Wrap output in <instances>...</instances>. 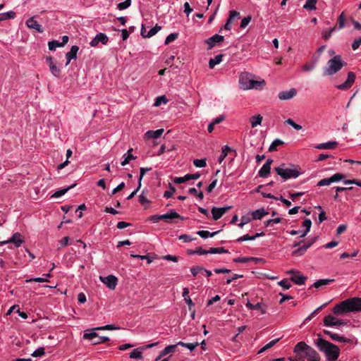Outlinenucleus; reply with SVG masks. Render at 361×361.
<instances>
[{"label":"nucleus","mask_w":361,"mask_h":361,"mask_svg":"<svg viewBox=\"0 0 361 361\" xmlns=\"http://www.w3.org/2000/svg\"><path fill=\"white\" fill-rule=\"evenodd\" d=\"M361 312V298L354 297L336 304L333 312L336 315H343L348 312Z\"/></svg>","instance_id":"1"},{"label":"nucleus","mask_w":361,"mask_h":361,"mask_svg":"<svg viewBox=\"0 0 361 361\" xmlns=\"http://www.w3.org/2000/svg\"><path fill=\"white\" fill-rule=\"evenodd\" d=\"M264 80H256L254 75L247 73H241L239 77V87L243 90H262L265 86Z\"/></svg>","instance_id":"2"},{"label":"nucleus","mask_w":361,"mask_h":361,"mask_svg":"<svg viewBox=\"0 0 361 361\" xmlns=\"http://www.w3.org/2000/svg\"><path fill=\"white\" fill-rule=\"evenodd\" d=\"M275 171L285 180L297 178L303 173L300 166L291 164H281L275 168Z\"/></svg>","instance_id":"3"},{"label":"nucleus","mask_w":361,"mask_h":361,"mask_svg":"<svg viewBox=\"0 0 361 361\" xmlns=\"http://www.w3.org/2000/svg\"><path fill=\"white\" fill-rule=\"evenodd\" d=\"M315 345L320 351L324 352L326 354L328 360H336L339 357V348L329 341H327L322 338H319L315 341Z\"/></svg>","instance_id":"4"},{"label":"nucleus","mask_w":361,"mask_h":361,"mask_svg":"<svg viewBox=\"0 0 361 361\" xmlns=\"http://www.w3.org/2000/svg\"><path fill=\"white\" fill-rule=\"evenodd\" d=\"M345 65L339 55L334 56L329 60L326 66L324 69V75H332L339 71Z\"/></svg>","instance_id":"5"},{"label":"nucleus","mask_w":361,"mask_h":361,"mask_svg":"<svg viewBox=\"0 0 361 361\" xmlns=\"http://www.w3.org/2000/svg\"><path fill=\"white\" fill-rule=\"evenodd\" d=\"M83 338L90 340L92 345L106 343L109 341L107 336H99L96 332L85 333L83 335Z\"/></svg>","instance_id":"6"},{"label":"nucleus","mask_w":361,"mask_h":361,"mask_svg":"<svg viewBox=\"0 0 361 361\" xmlns=\"http://www.w3.org/2000/svg\"><path fill=\"white\" fill-rule=\"evenodd\" d=\"M46 61L51 74L56 78H60L61 74V68L58 66L56 63L54 62L53 58L51 56L47 57Z\"/></svg>","instance_id":"7"},{"label":"nucleus","mask_w":361,"mask_h":361,"mask_svg":"<svg viewBox=\"0 0 361 361\" xmlns=\"http://www.w3.org/2000/svg\"><path fill=\"white\" fill-rule=\"evenodd\" d=\"M37 16H32L29 18L26 22V26L30 28L37 31L39 33H42L44 32V29L42 25L35 20Z\"/></svg>","instance_id":"8"},{"label":"nucleus","mask_w":361,"mask_h":361,"mask_svg":"<svg viewBox=\"0 0 361 361\" xmlns=\"http://www.w3.org/2000/svg\"><path fill=\"white\" fill-rule=\"evenodd\" d=\"M355 80V75L353 72L348 73L347 80L342 84L338 85L336 87L341 90H346L352 87Z\"/></svg>","instance_id":"9"},{"label":"nucleus","mask_w":361,"mask_h":361,"mask_svg":"<svg viewBox=\"0 0 361 361\" xmlns=\"http://www.w3.org/2000/svg\"><path fill=\"white\" fill-rule=\"evenodd\" d=\"M100 279L111 290L115 289L118 282L117 278L114 275H109L106 277L100 276Z\"/></svg>","instance_id":"10"},{"label":"nucleus","mask_w":361,"mask_h":361,"mask_svg":"<svg viewBox=\"0 0 361 361\" xmlns=\"http://www.w3.org/2000/svg\"><path fill=\"white\" fill-rule=\"evenodd\" d=\"M23 243V240L21 239V234L20 233H15L12 237L8 240L1 241L0 245H4L7 243H13L16 247H18Z\"/></svg>","instance_id":"11"},{"label":"nucleus","mask_w":361,"mask_h":361,"mask_svg":"<svg viewBox=\"0 0 361 361\" xmlns=\"http://www.w3.org/2000/svg\"><path fill=\"white\" fill-rule=\"evenodd\" d=\"M108 37L104 33L97 34L90 42L91 47H96L99 42L103 44H106L108 42Z\"/></svg>","instance_id":"12"},{"label":"nucleus","mask_w":361,"mask_h":361,"mask_svg":"<svg viewBox=\"0 0 361 361\" xmlns=\"http://www.w3.org/2000/svg\"><path fill=\"white\" fill-rule=\"evenodd\" d=\"M297 94V90L295 88H291L288 90L281 91L279 93V99L281 100H289L293 99Z\"/></svg>","instance_id":"13"},{"label":"nucleus","mask_w":361,"mask_h":361,"mask_svg":"<svg viewBox=\"0 0 361 361\" xmlns=\"http://www.w3.org/2000/svg\"><path fill=\"white\" fill-rule=\"evenodd\" d=\"M224 39V36L219 35H214L212 37L205 40V43L209 45L208 49H212L216 44L222 42Z\"/></svg>","instance_id":"14"},{"label":"nucleus","mask_w":361,"mask_h":361,"mask_svg":"<svg viewBox=\"0 0 361 361\" xmlns=\"http://www.w3.org/2000/svg\"><path fill=\"white\" fill-rule=\"evenodd\" d=\"M231 207H214L212 209V217L214 220L219 219L226 212H228Z\"/></svg>","instance_id":"15"},{"label":"nucleus","mask_w":361,"mask_h":361,"mask_svg":"<svg viewBox=\"0 0 361 361\" xmlns=\"http://www.w3.org/2000/svg\"><path fill=\"white\" fill-rule=\"evenodd\" d=\"M308 361H319L320 356L318 353L311 346L307 348L306 352L303 355Z\"/></svg>","instance_id":"16"},{"label":"nucleus","mask_w":361,"mask_h":361,"mask_svg":"<svg viewBox=\"0 0 361 361\" xmlns=\"http://www.w3.org/2000/svg\"><path fill=\"white\" fill-rule=\"evenodd\" d=\"M161 219L167 223H171L175 219H180L183 220V217L180 216L176 211L171 210L169 213L161 214Z\"/></svg>","instance_id":"17"},{"label":"nucleus","mask_w":361,"mask_h":361,"mask_svg":"<svg viewBox=\"0 0 361 361\" xmlns=\"http://www.w3.org/2000/svg\"><path fill=\"white\" fill-rule=\"evenodd\" d=\"M240 17V13L236 11H231L229 12V17L224 25V29L230 30L232 27V24L235 20Z\"/></svg>","instance_id":"18"},{"label":"nucleus","mask_w":361,"mask_h":361,"mask_svg":"<svg viewBox=\"0 0 361 361\" xmlns=\"http://www.w3.org/2000/svg\"><path fill=\"white\" fill-rule=\"evenodd\" d=\"M272 159H269L267 160L266 163L262 166V167L259 171V176L262 178H267L268 175L270 173L271 164L272 163Z\"/></svg>","instance_id":"19"},{"label":"nucleus","mask_w":361,"mask_h":361,"mask_svg":"<svg viewBox=\"0 0 361 361\" xmlns=\"http://www.w3.org/2000/svg\"><path fill=\"white\" fill-rule=\"evenodd\" d=\"M164 131L163 128H160L157 130H148L145 133L144 137L147 140L151 138L157 139L161 136Z\"/></svg>","instance_id":"20"},{"label":"nucleus","mask_w":361,"mask_h":361,"mask_svg":"<svg viewBox=\"0 0 361 361\" xmlns=\"http://www.w3.org/2000/svg\"><path fill=\"white\" fill-rule=\"evenodd\" d=\"M314 239H313L310 243L305 244L302 246L299 247L298 249L293 251L292 255L293 256H301L314 243Z\"/></svg>","instance_id":"21"},{"label":"nucleus","mask_w":361,"mask_h":361,"mask_svg":"<svg viewBox=\"0 0 361 361\" xmlns=\"http://www.w3.org/2000/svg\"><path fill=\"white\" fill-rule=\"evenodd\" d=\"M79 50V47L78 46H73L71 49V51H68L66 54V59H67V61H66V66H68L71 61L72 59H75L76 57H77V52Z\"/></svg>","instance_id":"22"},{"label":"nucleus","mask_w":361,"mask_h":361,"mask_svg":"<svg viewBox=\"0 0 361 361\" xmlns=\"http://www.w3.org/2000/svg\"><path fill=\"white\" fill-rule=\"evenodd\" d=\"M338 142L336 141H329L327 142L320 143L315 146L318 149H331L337 147Z\"/></svg>","instance_id":"23"},{"label":"nucleus","mask_w":361,"mask_h":361,"mask_svg":"<svg viewBox=\"0 0 361 361\" xmlns=\"http://www.w3.org/2000/svg\"><path fill=\"white\" fill-rule=\"evenodd\" d=\"M177 345H170L166 346L159 354V355L156 358V361L161 359L162 357L169 354L173 353L176 351Z\"/></svg>","instance_id":"24"},{"label":"nucleus","mask_w":361,"mask_h":361,"mask_svg":"<svg viewBox=\"0 0 361 361\" xmlns=\"http://www.w3.org/2000/svg\"><path fill=\"white\" fill-rule=\"evenodd\" d=\"M201 174L200 173H195L192 174H187L184 177H175L173 180H197L200 178Z\"/></svg>","instance_id":"25"},{"label":"nucleus","mask_w":361,"mask_h":361,"mask_svg":"<svg viewBox=\"0 0 361 361\" xmlns=\"http://www.w3.org/2000/svg\"><path fill=\"white\" fill-rule=\"evenodd\" d=\"M309 348L310 345H307L304 341H300L298 343L297 345L295 346L294 352L298 354L302 353V354L304 355L307 350V348Z\"/></svg>","instance_id":"26"},{"label":"nucleus","mask_w":361,"mask_h":361,"mask_svg":"<svg viewBox=\"0 0 361 361\" xmlns=\"http://www.w3.org/2000/svg\"><path fill=\"white\" fill-rule=\"evenodd\" d=\"M293 282L298 285H302L305 283L307 277L299 274L292 276L290 279Z\"/></svg>","instance_id":"27"},{"label":"nucleus","mask_w":361,"mask_h":361,"mask_svg":"<svg viewBox=\"0 0 361 361\" xmlns=\"http://www.w3.org/2000/svg\"><path fill=\"white\" fill-rule=\"evenodd\" d=\"M133 149H129L127 153L124 154L123 156V160L121 162L122 166H125L129 163L130 160L135 159V157L132 154Z\"/></svg>","instance_id":"28"},{"label":"nucleus","mask_w":361,"mask_h":361,"mask_svg":"<svg viewBox=\"0 0 361 361\" xmlns=\"http://www.w3.org/2000/svg\"><path fill=\"white\" fill-rule=\"evenodd\" d=\"M267 214H268V212H267L264 209L261 208L254 211L252 213V219H261Z\"/></svg>","instance_id":"29"},{"label":"nucleus","mask_w":361,"mask_h":361,"mask_svg":"<svg viewBox=\"0 0 361 361\" xmlns=\"http://www.w3.org/2000/svg\"><path fill=\"white\" fill-rule=\"evenodd\" d=\"M335 280L334 279H319L314 282L312 287L319 288L323 286H327L330 283H333Z\"/></svg>","instance_id":"30"},{"label":"nucleus","mask_w":361,"mask_h":361,"mask_svg":"<svg viewBox=\"0 0 361 361\" xmlns=\"http://www.w3.org/2000/svg\"><path fill=\"white\" fill-rule=\"evenodd\" d=\"M246 307L249 309V310H260L262 314H265L266 313V311L262 307V303L260 302H258L257 303L256 305H253L252 304L249 300H247V303L245 304Z\"/></svg>","instance_id":"31"},{"label":"nucleus","mask_w":361,"mask_h":361,"mask_svg":"<svg viewBox=\"0 0 361 361\" xmlns=\"http://www.w3.org/2000/svg\"><path fill=\"white\" fill-rule=\"evenodd\" d=\"M317 61V60L315 59L314 61L303 64L302 66V71L304 72H310L313 71L316 67Z\"/></svg>","instance_id":"32"},{"label":"nucleus","mask_w":361,"mask_h":361,"mask_svg":"<svg viewBox=\"0 0 361 361\" xmlns=\"http://www.w3.org/2000/svg\"><path fill=\"white\" fill-rule=\"evenodd\" d=\"M317 0H307L303 5V8L307 11H314L317 9Z\"/></svg>","instance_id":"33"},{"label":"nucleus","mask_w":361,"mask_h":361,"mask_svg":"<svg viewBox=\"0 0 361 361\" xmlns=\"http://www.w3.org/2000/svg\"><path fill=\"white\" fill-rule=\"evenodd\" d=\"M16 13L14 11H10L6 13H0V22L6 20L8 19H13L16 18Z\"/></svg>","instance_id":"34"},{"label":"nucleus","mask_w":361,"mask_h":361,"mask_svg":"<svg viewBox=\"0 0 361 361\" xmlns=\"http://www.w3.org/2000/svg\"><path fill=\"white\" fill-rule=\"evenodd\" d=\"M223 55H216L214 59H211L209 61V66L210 68H214V66L222 61Z\"/></svg>","instance_id":"35"},{"label":"nucleus","mask_w":361,"mask_h":361,"mask_svg":"<svg viewBox=\"0 0 361 361\" xmlns=\"http://www.w3.org/2000/svg\"><path fill=\"white\" fill-rule=\"evenodd\" d=\"M76 185V184H73L68 188H63V189H61L56 192H55L52 195H51V197H54V198H58V197H60L61 196L63 195L64 194H66L70 189L74 188L75 186Z\"/></svg>","instance_id":"36"},{"label":"nucleus","mask_w":361,"mask_h":361,"mask_svg":"<svg viewBox=\"0 0 361 361\" xmlns=\"http://www.w3.org/2000/svg\"><path fill=\"white\" fill-rule=\"evenodd\" d=\"M323 322L326 326H334V322H336V317L329 314L324 318Z\"/></svg>","instance_id":"37"},{"label":"nucleus","mask_w":361,"mask_h":361,"mask_svg":"<svg viewBox=\"0 0 361 361\" xmlns=\"http://www.w3.org/2000/svg\"><path fill=\"white\" fill-rule=\"evenodd\" d=\"M219 232H220V231H215V232H213V233H210L208 231L202 230V231H197V234L199 235L202 238H207L208 237H214V235H216Z\"/></svg>","instance_id":"38"},{"label":"nucleus","mask_w":361,"mask_h":361,"mask_svg":"<svg viewBox=\"0 0 361 361\" xmlns=\"http://www.w3.org/2000/svg\"><path fill=\"white\" fill-rule=\"evenodd\" d=\"M229 151H231V148L227 145L224 146L222 148L221 154L219 156V157L218 158V163L219 164H221L223 162V161L224 160V159L226 158V157L228 154V152H229Z\"/></svg>","instance_id":"39"},{"label":"nucleus","mask_w":361,"mask_h":361,"mask_svg":"<svg viewBox=\"0 0 361 361\" xmlns=\"http://www.w3.org/2000/svg\"><path fill=\"white\" fill-rule=\"evenodd\" d=\"M280 338H276V339H274L271 341H270L269 343H267V345H265L262 348H261L258 353L260 354V353H264V351L270 349L271 348H272L275 344H276L279 341H280Z\"/></svg>","instance_id":"40"},{"label":"nucleus","mask_w":361,"mask_h":361,"mask_svg":"<svg viewBox=\"0 0 361 361\" xmlns=\"http://www.w3.org/2000/svg\"><path fill=\"white\" fill-rule=\"evenodd\" d=\"M130 357L131 359H142V353L140 348H136L132 350L130 353Z\"/></svg>","instance_id":"41"},{"label":"nucleus","mask_w":361,"mask_h":361,"mask_svg":"<svg viewBox=\"0 0 361 361\" xmlns=\"http://www.w3.org/2000/svg\"><path fill=\"white\" fill-rule=\"evenodd\" d=\"M262 260L259 258H255V257H238L233 259L234 262H240V263H247L250 261H259Z\"/></svg>","instance_id":"42"},{"label":"nucleus","mask_w":361,"mask_h":361,"mask_svg":"<svg viewBox=\"0 0 361 361\" xmlns=\"http://www.w3.org/2000/svg\"><path fill=\"white\" fill-rule=\"evenodd\" d=\"M262 121V117L260 115H257L255 116H252L250 118L251 126L252 128H255L258 125H260Z\"/></svg>","instance_id":"43"},{"label":"nucleus","mask_w":361,"mask_h":361,"mask_svg":"<svg viewBox=\"0 0 361 361\" xmlns=\"http://www.w3.org/2000/svg\"><path fill=\"white\" fill-rule=\"evenodd\" d=\"M344 178V176L342 173H335L329 178H323L321 180H342Z\"/></svg>","instance_id":"44"},{"label":"nucleus","mask_w":361,"mask_h":361,"mask_svg":"<svg viewBox=\"0 0 361 361\" xmlns=\"http://www.w3.org/2000/svg\"><path fill=\"white\" fill-rule=\"evenodd\" d=\"M332 340L339 341V342H344V343H350V339L340 336L336 334H332L330 337Z\"/></svg>","instance_id":"45"},{"label":"nucleus","mask_w":361,"mask_h":361,"mask_svg":"<svg viewBox=\"0 0 361 361\" xmlns=\"http://www.w3.org/2000/svg\"><path fill=\"white\" fill-rule=\"evenodd\" d=\"M209 254L228 253V251L224 247H212L209 250Z\"/></svg>","instance_id":"46"},{"label":"nucleus","mask_w":361,"mask_h":361,"mask_svg":"<svg viewBox=\"0 0 361 361\" xmlns=\"http://www.w3.org/2000/svg\"><path fill=\"white\" fill-rule=\"evenodd\" d=\"M283 142V141H281V140L279 139H276L275 140H274V142L271 143V145H270L269 148V150L270 152H274L275 150L277 149V147L282 145Z\"/></svg>","instance_id":"47"},{"label":"nucleus","mask_w":361,"mask_h":361,"mask_svg":"<svg viewBox=\"0 0 361 361\" xmlns=\"http://www.w3.org/2000/svg\"><path fill=\"white\" fill-rule=\"evenodd\" d=\"M168 102L165 96H160L157 97L156 101L154 104V106H159L161 104H166Z\"/></svg>","instance_id":"48"},{"label":"nucleus","mask_w":361,"mask_h":361,"mask_svg":"<svg viewBox=\"0 0 361 361\" xmlns=\"http://www.w3.org/2000/svg\"><path fill=\"white\" fill-rule=\"evenodd\" d=\"M193 164L198 168H203L206 166V159H195Z\"/></svg>","instance_id":"49"},{"label":"nucleus","mask_w":361,"mask_h":361,"mask_svg":"<svg viewBox=\"0 0 361 361\" xmlns=\"http://www.w3.org/2000/svg\"><path fill=\"white\" fill-rule=\"evenodd\" d=\"M161 30V27L159 26L158 25H155L154 27L151 28L148 32H147V37H151L152 36H154L155 34H157L159 30Z\"/></svg>","instance_id":"50"},{"label":"nucleus","mask_w":361,"mask_h":361,"mask_svg":"<svg viewBox=\"0 0 361 361\" xmlns=\"http://www.w3.org/2000/svg\"><path fill=\"white\" fill-rule=\"evenodd\" d=\"M48 46H49V50L54 51L56 49V47H62V44H61L60 42H59L56 40H53L48 43Z\"/></svg>","instance_id":"51"},{"label":"nucleus","mask_w":361,"mask_h":361,"mask_svg":"<svg viewBox=\"0 0 361 361\" xmlns=\"http://www.w3.org/2000/svg\"><path fill=\"white\" fill-rule=\"evenodd\" d=\"M175 191L176 188L173 187L171 184L169 183V190L164 192V197L166 198H170L172 197Z\"/></svg>","instance_id":"52"},{"label":"nucleus","mask_w":361,"mask_h":361,"mask_svg":"<svg viewBox=\"0 0 361 361\" xmlns=\"http://www.w3.org/2000/svg\"><path fill=\"white\" fill-rule=\"evenodd\" d=\"M131 0H126L123 2H121L117 5V8L119 10H123L128 8L130 6Z\"/></svg>","instance_id":"53"},{"label":"nucleus","mask_w":361,"mask_h":361,"mask_svg":"<svg viewBox=\"0 0 361 361\" xmlns=\"http://www.w3.org/2000/svg\"><path fill=\"white\" fill-rule=\"evenodd\" d=\"M118 329V327H116L113 324H107L106 326L94 328L92 330H114Z\"/></svg>","instance_id":"54"},{"label":"nucleus","mask_w":361,"mask_h":361,"mask_svg":"<svg viewBox=\"0 0 361 361\" xmlns=\"http://www.w3.org/2000/svg\"><path fill=\"white\" fill-rule=\"evenodd\" d=\"M178 38V34L177 33H171L169 35H168L165 39V44H169V43L172 42L175 39Z\"/></svg>","instance_id":"55"},{"label":"nucleus","mask_w":361,"mask_h":361,"mask_svg":"<svg viewBox=\"0 0 361 361\" xmlns=\"http://www.w3.org/2000/svg\"><path fill=\"white\" fill-rule=\"evenodd\" d=\"M286 123L290 126H291L294 129L297 130H300L302 129V126L299 125V124H297L295 123L293 120H292L291 118H288V120L286 121Z\"/></svg>","instance_id":"56"},{"label":"nucleus","mask_w":361,"mask_h":361,"mask_svg":"<svg viewBox=\"0 0 361 361\" xmlns=\"http://www.w3.org/2000/svg\"><path fill=\"white\" fill-rule=\"evenodd\" d=\"M189 192L191 195H196L197 197H199L200 200H202L204 197L203 192L202 191L197 192V189L195 188H190L189 190Z\"/></svg>","instance_id":"57"},{"label":"nucleus","mask_w":361,"mask_h":361,"mask_svg":"<svg viewBox=\"0 0 361 361\" xmlns=\"http://www.w3.org/2000/svg\"><path fill=\"white\" fill-rule=\"evenodd\" d=\"M45 354V349L44 348H39L32 353V357H40Z\"/></svg>","instance_id":"58"},{"label":"nucleus","mask_w":361,"mask_h":361,"mask_svg":"<svg viewBox=\"0 0 361 361\" xmlns=\"http://www.w3.org/2000/svg\"><path fill=\"white\" fill-rule=\"evenodd\" d=\"M263 185L258 186L254 191L256 192H261L263 197H268V198H274V195H271L270 193H266L264 191L261 192V189L263 188Z\"/></svg>","instance_id":"59"},{"label":"nucleus","mask_w":361,"mask_h":361,"mask_svg":"<svg viewBox=\"0 0 361 361\" xmlns=\"http://www.w3.org/2000/svg\"><path fill=\"white\" fill-rule=\"evenodd\" d=\"M279 285L283 288L285 290H288L291 287V284L288 282V279H283L279 281Z\"/></svg>","instance_id":"60"},{"label":"nucleus","mask_w":361,"mask_h":361,"mask_svg":"<svg viewBox=\"0 0 361 361\" xmlns=\"http://www.w3.org/2000/svg\"><path fill=\"white\" fill-rule=\"evenodd\" d=\"M336 30V27H333L331 29H330L328 31H325L322 33V37L325 39V40H327L329 39L332 33Z\"/></svg>","instance_id":"61"},{"label":"nucleus","mask_w":361,"mask_h":361,"mask_svg":"<svg viewBox=\"0 0 361 361\" xmlns=\"http://www.w3.org/2000/svg\"><path fill=\"white\" fill-rule=\"evenodd\" d=\"M179 239L183 240L185 243H188L195 240L196 238H192L190 235L187 234H182L179 236Z\"/></svg>","instance_id":"62"},{"label":"nucleus","mask_w":361,"mask_h":361,"mask_svg":"<svg viewBox=\"0 0 361 361\" xmlns=\"http://www.w3.org/2000/svg\"><path fill=\"white\" fill-rule=\"evenodd\" d=\"M204 268L202 267H200V266H196V267H193L190 269V271L192 273V274L194 276H196L197 275V274L201 271H203Z\"/></svg>","instance_id":"63"},{"label":"nucleus","mask_w":361,"mask_h":361,"mask_svg":"<svg viewBox=\"0 0 361 361\" xmlns=\"http://www.w3.org/2000/svg\"><path fill=\"white\" fill-rule=\"evenodd\" d=\"M251 20V16H247L243 18L240 23V27L241 28H245L247 25L250 23Z\"/></svg>","instance_id":"64"}]
</instances>
